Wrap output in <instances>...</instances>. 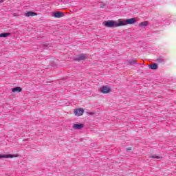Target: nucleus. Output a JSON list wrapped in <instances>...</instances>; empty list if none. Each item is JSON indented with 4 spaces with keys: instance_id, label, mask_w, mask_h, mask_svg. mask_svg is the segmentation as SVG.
Instances as JSON below:
<instances>
[{
    "instance_id": "obj_1",
    "label": "nucleus",
    "mask_w": 176,
    "mask_h": 176,
    "mask_svg": "<svg viewBox=\"0 0 176 176\" xmlns=\"http://www.w3.org/2000/svg\"><path fill=\"white\" fill-rule=\"evenodd\" d=\"M104 27L108 28H116V27H122L120 22L118 23L116 21L109 20L103 22Z\"/></svg>"
},
{
    "instance_id": "obj_2",
    "label": "nucleus",
    "mask_w": 176,
    "mask_h": 176,
    "mask_svg": "<svg viewBox=\"0 0 176 176\" xmlns=\"http://www.w3.org/2000/svg\"><path fill=\"white\" fill-rule=\"evenodd\" d=\"M87 58H89V55L86 54H80L79 55L74 56L73 60L78 63H80V61H85V60Z\"/></svg>"
},
{
    "instance_id": "obj_3",
    "label": "nucleus",
    "mask_w": 176,
    "mask_h": 176,
    "mask_svg": "<svg viewBox=\"0 0 176 176\" xmlns=\"http://www.w3.org/2000/svg\"><path fill=\"white\" fill-rule=\"evenodd\" d=\"M135 23H137L135 18L128 19L120 22L121 27L123 25H127V24H134Z\"/></svg>"
},
{
    "instance_id": "obj_4",
    "label": "nucleus",
    "mask_w": 176,
    "mask_h": 176,
    "mask_svg": "<svg viewBox=\"0 0 176 176\" xmlns=\"http://www.w3.org/2000/svg\"><path fill=\"white\" fill-rule=\"evenodd\" d=\"M17 155H12V154H0V159H13V157H17Z\"/></svg>"
},
{
    "instance_id": "obj_5",
    "label": "nucleus",
    "mask_w": 176,
    "mask_h": 176,
    "mask_svg": "<svg viewBox=\"0 0 176 176\" xmlns=\"http://www.w3.org/2000/svg\"><path fill=\"white\" fill-rule=\"evenodd\" d=\"M74 112L76 116H82L85 113V109L82 108L75 109Z\"/></svg>"
},
{
    "instance_id": "obj_6",
    "label": "nucleus",
    "mask_w": 176,
    "mask_h": 176,
    "mask_svg": "<svg viewBox=\"0 0 176 176\" xmlns=\"http://www.w3.org/2000/svg\"><path fill=\"white\" fill-rule=\"evenodd\" d=\"M101 93H103V94H107L111 91V88L108 87L107 86H103L100 88Z\"/></svg>"
},
{
    "instance_id": "obj_7",
    "label": "nucleus",
    "mask_w": 176,
    "mask_h": 176,
    "mask_svg": "<svg viewBox=\"0 0 176 176\" xmlns=\"http://www.w3.org/2000/svg\"><path fill=\"white\" fill-rule=\"evenodd\" d=\"M85 127V124H75L73 125V129L74 130H82Z\"/></svg>"
},
{
    "instance_id": "obj_8",
    "label": "nucleus",
    "mask_w": 176,
    "mask_h": 176,
    "mask_svg": "<svg viewBox=\"0 0 176 176\" xmlns=\"http://www.w3.org/2000/svg\"><path fill=\"white\" fill-rule=\"evenodd\" d=\"M53 16L56 19H60V17H64V12L58 11V12H54Z\"/></svg>"
},
{
    "instance_id": "obj_9",
    "label": "nucleus",
    "mask_w": 176,
    "mask_h": 176,
    "mask_svg": "<svg viewBox=\"0 0 176 176\" xmlns=\"http://www.w3.org/2000/svg\"><path fill=\"white\" fill-rule=\"evenodd\" d=\"M23 89L20 87H15L12 89V93H21Z\"/></svg>"
},
{
    "instance_id": "obj_10",
    "label": "nucleus",
    "mask_w": 176,
    "mask_h": 176,
    "mask_svg": "<svg viewBox=\"0 0 176 176\" xmlns=\"http://www.w3.org/2000/svg\"><path fill=\"white\" fill-rule=\"evenodd\" d=\"M26 17H30L34 16H38V14L35 12L29 11L25 14Z\"/></svg>"
},
{
    "instance_id": "obj_11",
    "label": "nucleus",
    "mask_w": 176,
    "mask_h": 176,
    "mask_svg": "<svg viewBox=\"0 0 176 176\" xmlns=\"http://www.w3.org/2000/svg\"><path fill=\"white\" fill-rule=\"evenodd\" d=\"M10 35L9 32H3L0 34V38H8Z\"/></svg>"
},
{
    "instance_id": "obj_12",
    "label": "nucleus",
    "mask_w": 176,
    "mask_h": 176,
    "mask_svg": "<svg viewBox=\"0 0 176 176\" xmlns=\"http://www.w3.org/2000/svg\"><path fill=\"white\" fill-rule=\"evenodd\" d=\"M148 25V21H144L139 23V27H142V28H145Z\"/></svg>"
},
{
    "instance_id": "obj_13",
    "label": "nucleus",
    "mask_w": 176,
    "mask_h": 176,
    "mask_svg": "<svg viewBox=\"0 0 176 176\" xmlns=\"http://www.w3.org/2000/svg\"><path fill=\"white\" fill-rule=\"evenodd\" d=\"M150 69H157V64L153 63L149 65Z\"/></svg>"
},
{
    "instance_id": "obj_14",
    "label": "nucleus",
    "mask_w": 176,
    "mask_h": 176,
    "mask_svg": "<svg viewBox=\"0 0 176 176\" xmlns=\"http://www.w3.org/2000/svg\"><path fill=\"white\" fill-rule=\"evenodd\" d=\"M136 62H137V60H131L128 61V64H131V65L140 64V63H137Z\"/></svg>"
},
{
    "instance_id": "obj_15",
    "label": "nucleus",
    "mask_w": 176,
    "mask_h": 176,
    "mask_svg": "<svg viewBox=\"0 0 176 176\" xmlns=\"http://www.w3.org/2000/svg\"><path fill=\"white\" fill-rule=\"evenodd\" d=\"M157 63H160V64H162V63H164V60L163 58H157L156 60Z\"/></svg>"
},
{
    "instance_id": "obj_16",
    "label": "nucleus",
    "mask_w": 176,
    "mask_h": 176,
    "mask_svg": "<svg viewBox=\"0 0 176 176\" xmlns=\"http://www.w3.org/2000/svg\"><path fill=\"white\" fill-rule=\"evenodd\" d=\"M151 158L152 159H162V157H160V156L155 155L151 156Z\"/></svg>"
},
{
    "instance_id": "obj_17",
    "label": "nucleus",
    "mask_w": 176,
    "mask_h": 176,
    "mask_svg": "<svg viewBox=\"0 0 176 176\" xmlns=\"http://www.w3.org/2000/svg\"><path fill=\"white\" fill-rule=\"evenodd\" d=\"M131 151V147H129L126 148V152H130Z\"/></svg>"
},
{
    "instance_id": "obj_18",
    "label": "nucleus",
    "mask_w": 176,
    "mask_h": 176,
    "mask_svg": "<svg viewBox=\"0 0 176 176\" xmlns=\"http://www.w3.org/2000/svg\"><path fill=\"white\" fill-rule=\"evenodd\" d=\"M3 3V0H0V3Z\"/></svg>"
},
{
    "instance_id": "obj_19",
    "label": "nucleus",
    "mask_w": 176,
    "mask_h": 176,
    "mask_svg": "<svg viewBox=\"0 0 176 176\" xmlns=\"http://www.w3.org/2000/svg\"><path fill=\"white\" fill-rule=\"evenodd\" d=\"M89 114H90V115H94V113H89Z\"/></svg>"
}]
</instances>
